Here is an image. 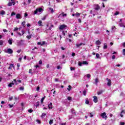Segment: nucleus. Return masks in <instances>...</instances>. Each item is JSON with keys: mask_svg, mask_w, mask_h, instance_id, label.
Listing matches in <instances>:
<instances>
[{"mask_svg": "<svg viewBox=\"0 0 125 125\" xmlns=\"http://www.w3.org/2000/svg\"><path fill=\"white\" fill-rule=\"evenodd\" d=\"M96 44H97V45H100V44H101V42L99 41V40L97 41L96 42Z\"/></svg>", "mask_w": 125, "mask_h": 125, "instance_id": "15", "label": "nucleus"}, {"mask_svg": "<svg viewBox=\"0 0 125 125\" xmlns=\"http://www.w3.org/2000/svg\"><path fill=\"white\" fill-rule=\"evenodd\" d=\"M119 14H120V12H119V11H116V12H115V13L114 14V15L117 16V15H119Z\"/></svg>", "mask_w": 125, "mask_h": 125, "instance_id": "35", "label": "nucleus"}, {"mask_svg": "<svg viewBox=\"0 0 125 125\" xmlns=\"http://www.w3.org/2000/svg\"><path fill=\"white\" fill-rule=\"evenodd\" d=\"M90 77H91L90 74H87V78H88V79H89V78H90Z\"/></svg>", "mask_w": 125, "mask_h": 125, "instance_id": "45", "label": "nucleus"}, {"mask_svg": "<svg viewBox=\"0 0 125 125\" xmlns=\"http://www.w3.org/2000/svg\"><path fill=\"white\" fill-rule=\"evenodd\" d=\"M123 46L125 47V42L123 43Z\"/></svg>", "mask_w": 125, "mask_h": 125, "instance_id": "64", "label": "nucleus"}, {"mask_svg": "<svg viewBox=\"0 0 125 125\" xmlns=\"http://www.w3.org/2000/svg\"><path fill=\"white\" fill-rule=\"evenodd\" d=\"M20 90H24V87H20Z\"/></svg>", "mask_w": 125, "mask_h": 125, "instance_id": "49", "label": "nucleus"}, {"mask_svg": "<svg viewBox=\"0 0 125 125\" xmlns=\"http://www.w3.org/2000/svg\"><path fill=\"white\" fill-rule=\"evenodd\" d=\"M38 24H39V26H40V27H42V21H38Z\"/></svg>", "mask_w": 125, "mask_h": 125, "instance_id": "10", "label": "nucleus"}, {"mask_svg": "<svg viewBox=\"0 0 125 125\" xmlns=\"http://www.w3.org/2000/svg\"><path fill=\"white\" fill-rule=\"evenodd\" d=\"M14 81H13L11 83H9L8 86L9 87H12V85H14V84H15L16 85H17V81H16V79H14Z\"/></svg>", "mask_w": 125, "mask_h": 125, "instance_id": "1", "label": "nucleus"}, {"mask_svg": "<svg viewBox=\"0 0 125 125\" xmlns=\"http://www.w3.org/2000/svg\"><path fill=\"white\" fill-rule=\"evenodd\" d=\"M14 31L15 32L16 31H18V27H15L14 29Z\"/></svg>", "mask_w": 125, "mask_h": 125, "instance_id": "50", "label": "nucleus"}, {"mask_svg": "<svg viewBox=\"0 0 125 125\" xmlns=\"http://www.w3.org/2000/svg\"><path fill=\"white\" fill-rule=\"evenodd\" d=\"M3 32L5 33V32H8V31L6 29H3Z\"/></svg>", "mask_w": 125, "mask_h": 125, "instance_id": "58", "label": "nucleus"}, {"mask_svg": "<svg viewBox=\"0 0 125 125\" xmlns=\"http://www.w3.org/2000/svg\"><path fill=\"white\" fill-rule=\"evenodd\" d=\"M106 81H107V85L108 86H111L112 85V81H111V79L106 78Z\"/></svg>", "mask_w": 125, "mask_h": 125, "instance_id": "4", "label": "nucleus"}, {"mask_svg": "<svg viewBox=\"0 0 125 125\" xmlns=\"http://www.w3.org/2000/svg\"><path fill=\"white\" fill-rule=\"evenodd\" d=\"M67 89L68 90V91H70L71 89H72V86L70 85H68V88H67Z\"/></svg>", "mask_w": 125, "mask_h": 125, "instance_id": "17", "label": "nucleus"}, {"mask_svg": "<svg viewBox=\"0 0 125 125\" xmlns=\"http://www.w3.org/2000/svg\"><path fill=\"white\" fill-rule=\"evenodd\" d=\"M26 26H27V27H31V24H30V23H27V24H26Z\"/></svg>", "mask_w": 125, "mask_h": 125, "instance_id": "57", "label": "nucleus"}, {"mask_svg": "<svg viewBox=\"0 0 125 125\" xmlns=\"http://www.w3.org/2000/svg\"><path fill=\"white\" fill-rule=\"evenodd\" d=\"M7 53H8L9 54H11L13 53V50L12 49L8 48L6 51Z\"/></svg>", "mask_w": 125, "mask_h": 125, "instance_id": "5", "label": "nucleus"}, {"mask_svg": "<svg viewBox=\"0 0 125 125\" xmlns=\"http://www.w3.org/2000/svg\"><path fill=\"white\" fill-rule=\"evenodd\" d=\"M27 16H28V14H27V13H25L24 14V17H27Z\"/></svg>", "mask_w": 125, "mask_h": 125, "instance_id": "59", "label": "nucleus"}, {"mask_svg": "<svg viewBox=\"0 0 125 125\" xmlns=\"http://www.w3.org/2000/svg\"><path fill=\"white\" fill-rule=\"evenodd\" d=\"M45 99V96H44L42 99H41V103H43V101Z\"/></svg>", "mask_w": 125, "mask_h": 125, "instance_id": "24", "label": "nucleus"}, {"mask_svg": "<svg viewBox=\"0 0 125 125\" xmlns=\"http://www.w3.org/2000/svg\"><path fill=\"white\" fill-rule=\"evenodd\" d=\"M67 26L65 24L61 25L59 27L60 30H63V29H65Z\"/></svg>", "mask_w": 125, "mask_h": 125, "instance_id": "6", "label": "nucleus"}, {"mask_svg": "<svg viewBox=\"0 0 125 125\" xmlns=\"http://www.w3.org/2000/svg\"><path fill=\"white\" fill-rule=\"evenodd\" d=\"M37 108H38V107H39V106H40V102H37L36 103V105Z\"/></svg>", "mask_w": 125, "mask_h": 125, "instance_id": "28", "label": "nucleus"}, {"mask_svg": "<svg viewBox=\"0 0 125 125\" xmlns=\"http://www.w3.org/2000/svg\"><path fill=\"white\" fill-rule=\"evenodd\" d=\"M17 52H18V53H20V52H21V49L18 50Z\"/></svg>", "mask_w": 125, "mask_h": 125, "instance_id": "63", "label": "nucleus"}, {"mask_svg": "<svg viewBox=\"0 0 125 125\" xmlns=\"http://www.w3.org/2000/svg\"><path fill=\"white\" fill-rule=\"evenodd\" d=\"M50 10H51V12L52 13H53V12H54V11H53V9L52 8H50Z\"/></svg>", "mask_w": 125, "mask_h": 125, "instance_id": "51", "label": "nucleus"}, {"mask_svg": "<svg viewBox=\"0 0 125 125\" xmlns=\"http://www.w3.org/2000/svg\"><path fill=\"white\" fill-rule=\"evenodd\" d=\"M96 57L97 59H99V58H100V55L98 53L96 54Z\"/></svg>", "mask_w": 125, "mask_h": 125, "instance_id": "18", "label": "nucleus"}, {"mask_svg": "<svg viewBox=\"0 0 125 125\" xmlns=\"http://www.w3.org/2000/svg\"><path fill=\"white\" fill-rule=\"evenodd\" d=\"M3 45V41L0 40V45Z\"/></svg>", "mask_w": 125, "mask_h": 125, "instance_id": "31", "label": "nucleus"}, {"mask_svg": "<svg viewBox=\"0 0 125 125\" xmlns=\"http://www.w3.org/2000/svg\"><path fill=\"white\" fill-rule=\"evenodd\" d=\"M49 124V125H52V124H53V120H50Z\"/></svg>", "mask_w": 125, "mask_h": 125, "instance_id": "32", "label": "nucleus"}, {"mask_svg": "<svg viewBox=\"0 0 125 125\" xmlns=\"http://www.w3.org/2000/svg\"><path fill=\"white\" fill-rule=\"evenodd\" d=\"M78 65L79 66H82L83 65V62H78Z\"/></svg>", "mask_w": 125, "mask_h": 125, "instance_id": "39", "label": "nucleus"}, {"mask_svg": "<svg viewBox=\"0 0 125 125\" xmlns=\"http://www.w3.org/2000/svg\"><path fill=\"white\" fill-rule=\"evenodd\" d=\"M123 113H125V110H122L121 111V114H120V116L121 117V118H123L124 117V115H123L122 114H123Z\"/></svg>", "mask_w": 125, "mask_h": 125, "instance_id": "23", "label": "nucleus"}, {"mask_svg": "<svg viewBox=\"0 0 125 125\" xmlns=\"http://www.w3.org/2000/svg\"><path fill=\"white\" fill-rule=\"evenodd\" d=\"M75 69H76V68L75 67H70L71 71H73V70H75Z\"/></svg>", "mask_w": 125, "mask_h": 125, "instance_id": "44", "label": "nucleus"}, {"mask_svg": "<svg viewBox=\"0 0 125 125\" xmlns=\"http://www.w3.org/2000/svg\"><path fill=\"white\" fill-rule=\"evenodd\" d=\"M25 24H26V22L25 21H23L21 23V25L22 26H23V27H26V25H25Z\"/></svg>", "mask_w": 125, "mask_h": 125, "instance_id": "26", "label": "nucleus"}, {"mask_svg": "<svg viewBox=\"0 0 125 125\" xmlns=\"http://www.w3.org/2000/svg\"><path fill=\"white\" fill-rule=\"evenodd\" d=\"M93 98H94L93 101H94L95 103H97V102H98V98L96 96H94Z\"/></svg>", "mask_w": 125, "mask_h": 125, "instance_id": "7", "label": "nucleus"}, {"mask_svg": "<svg viewBox=\"0 0 125 125\" xmlns=\"http://www.w3.org/2000/svg\"><path fill=\"white\" fill-rule=\"evenodd\" d=\"M123 55H125V49L123 50Z\"/></svg>", "mask_w": 125, "mask_h": 125, "instance_id": "48", "label": "nucleus"}, {"mask_svg": "<svg viewBox=\"0 0 125 125\" xmlns=\"http://www.w3.org/2000/svg\"><path fill=\"white\" fill-rule=\"evenodd\" d=\"M43 10L42 8H37L35 11H34V14H37L38 12H42Z\"/></svg>", "mask_w": 125, "mask_h": 125, "instance_id": "3", "label": "nucleus"}, {"mask_svg": "<svg viewBox=\"0 0 125 125\" xmlns=\"http://www.w3.org/2000/svg\"><path fill=\"white\" fill-rule=\"evenodd\" d=\"M83 95H84V96H85V95H86V90L85 89H84L83 91Z\"/></svg>", "mask_w": 125, "mask_h": 125, "instance_id": "25", "label": "nucleus"}, {"mask_svg": "<svg viewBox=\"0 0 125 125\" xmlns=\"http://www.w3.org/2000/svg\"><path fill=\"white\" fill-rule=\"evenodd\" d=\"M12 68H14V65L13 64L11 63L8 67L9 70H11Z\"/></svg>", "mask_w": 125, "mask_h": 125, "instance_id": "9", "label": "nucleus"}, {"mask_svg": "<svg viewBox=\"0 0 125 125\" xmlns=\"http://www.w3.org/2000/svg\"><path fill=\"white\" fill-rule=\"evenodd\" d=\"M101 117L103 118V119H104V120H107V118H108V116H107L106 112H103L101 113Z\"/></svg>", "mask_w": 125, "mask_h": 125, "instance_id": "2", "label": "nucleus"}, {"mask_svg": "<svg viewBox=\"0 0 125 125\" xmlns=\"http://www.w3.org/2000/svg\"><path fill=\"white\" fill-rule=\"evenodd\" d=\"M42 60H40L39 61V64L42 65Z\"/></svg>", "mask_w": 125, "mask_h": 125, "instance_id": "43", "label": "nucleus"}, {"mask_svg": "<svg viewBox=\"0 0 125 125\" xmlns=\"http://www.w3.org/2000/svg\"><path fill=\"white\" fill-rule=\"evenodd\" d=\"M14 15H16V13H15V12H12L11 14V16H13Z\"/></svg>", "mask_w": 125, "mask_h": 125, "instance_id": "36", "label": "nucleus"}, {"mask_svg": "<svg viewBox=\"0 0 125 125\" xmlns=\"http://www.w3.org/2000/svg\"><path fill=\"white\" fill-rule=\"evenodd\" d=\"M95 10H96L97 11L101 9L100 6L99 5L97 4L95 5V7L94 8Z\"/></svg>", "mask_w": 125, "mask_h": 125, "instance_id": "8", "label": "nucleus"}, {"mask_svg": "<svg viewBox=\"0 0 125 125\" xmlns=\"http://www.w3.org/2000/svg\"><path fill=\"white\" fill-rule=\"evenodd\" d=\"M8 42L9 44H10V45L12 44V40H9L8 41Z\"/></svg>", "mask_w": 125, "mask_h": 125, "instance_id": "20", "label": "nucleus"}, {"mask_svg": "<svg viewBox=\"0 0 125 125\" xmlns=\"http://www.w3.org/2000/svg\"><path fill=\"white\" fill-rule=\"evenodd\" d=\"M72 56H73V57H74V56H76V53H72Z\"/></svg>", "mask_w": 125, "mask_h": 125, "instance_id": "56", "label": "nucleus"}, {"mask_svg": "<svg viewBox=\"0 0 125 125\" xmlns=\"http://www.w3.org/2000/svg\"><path fill=\"white\" fill-rule=\"evenodd\" d=\"M83 65H87L88 64V63L86 61H83Z\"/></svg>", "mask_w": 125, "mask_h": 125, "instance_id": "22", "label": "nucleus"}, {"mask_svg": "<svg viewBox=\"0 0 125 125\" xmlns=\"http://www.w3.org/2000/svg\"><path fill=\"white\" fill-rule=\"evenodd\" d=\"M85 103V104H89V101L86 100Z\"/></svg>", "mask_w": 125, "mask_h": 125, "instance_id": "42", "label": "nucleus"}, {"mask_svg": "<svg viewBox=\"0 0 125 125\" xmlns=\"http://www.w3.org/2000/svg\"><path fill=\"white\" fill-rule=\"evenodd\" d=\"M112 58L113 60H114L116 58V56H115V55H113Z\"/></svg>", "mask_w": 125, "mask_h": 125, "instance_id": "53", "label": "nucleus"}, {"mask_svg": "<svg viewBox=\"0 0 125 125\" xmlns=\"http://www.w3.org/2000/svg\"><path fill=\"white\" fill-rule=\"evenodd\" d=\"M45 116H46V114L45 113H42V118H43V117H44Z\"/></svg>", "mask_w": 125, "mask_h": 125, "instance_id": "38", "label": "nucleus"}, {"mask_svg": "<svg viewBox=\"0 0 125 125\" xmlns=\"http://www.w3.org/2000/svg\"><path fill=\"white\" fill-rule=\"evenodd\" d=\"M61 48L62 50H65V48H64L63 47H61Z\"/></svg>", "mask_w": 125, "mask_h": 125, "instance_id": "61", "label": "nucleus"}, {"mask_svg": "<svg viewBox=\"0 0 125 125\" xmlns=\"http://www.w3.org/2000/svg\"><path fill=\"white\" fill-rule=\"evenodd\" d=\"M120 27H122L123 28H125V24H124V23H120Z\"/></svg>", "mask_w": 125, "mask_h": 125, "instance_id": "29", "label": "nucleus"}, {"mask_svg": "<svg viewBox=\"0 0 125 125\" xmlns=\"http://www.w3.org/2000/svg\"><path fill=\"white\" fill-rule=\"evenodd\" d=\"M16 18L17 19H20L21 18V15L20 14H17Z\"/></svg>", "mask_w": 125, "mask_h": 125, "instance_id": "12", "label": "nucleus"}, {"mask_svg": "<svg viewBox=\"0 0 125 125\" xmlns=\"http://www.w3.org/2000/svg\"><path fill=\"white\" fill-rule=\"evenodd\" d=\"M67 100L69 101H71V100H72V97H68L67 98Z\"/></svg>", "mask_w": 125, "mask_h": 125, "instance_id": "41", "label": "nucleus"}, {"mask_svg": "<svg viewBox=\"0 0 125 125\" xmlns=\"http://www.w3.org/2000/svg\"><path fill=\"white\" fill-rule=\"evenodd\" d=\"M75 15L76 16H80V15H81V14H80V13H76Z\"/></svg>", "mask_w": 125, "mask_h": 125, "instance_id": "46", "label": "nucleus"}, {"mask_svg": "<svg viewBox=\"0 0 125 125\" xmlns=\"http://www.w3.org/2000/svg\"><path fill=\"white\" fill-rule=\"evenodd\" d=\"M37 44H38V45H42V42H38Z\"/></svg>", "mask_w": 125, "mask_h": 125, "instance_id": "55", "label": "nucleus"}, {"mask_svg": "<svg viewBox=\"0 0 125 125\" xmlns=\"http://www.w3.org/2000/svg\"><path fill=\"white\" fill-rule=\"evenodd\" d=\"M103 93V90H100L98 92L97 94L98 95H100V94H102Z\"/></svg>", "mask_w": 125, "mask_h": 125, "instance_id": "16", "label": "nucleus"}, {"mask_svg": "<svg viewBox=\"0 0 125 125\" xmlns=\"http://www.w3.org/2000/svg\"><path fill=\"white\" fill-rule=\"evenodd\" d=\"M28 73L29 74H31L32 75H33V71L32 69H29Z\"/></svg>", "mask_w": 125, "mask_h": 125, "instance_id": "30", "label": "nucleus"}, {"mask_svg": "<svg viewBox=\"0 0 125 125\" xmlns=\"http://www.w3.org/2000/svg\"><path fill=\"white\" fill-rule=\"evenodd\" d=\"M108 46H107V44L106 43H104V49H106V48H107Z\"/></svg>", "mask_w": 125, "mask_h": 125, "instance_id": "21", "label": "nucleus"}, {"mask_svg": "<svg viewBox=\"0 0 125 125\" xmlns=\"http://www.w3.org/2000/svg\"><path fill=\"white\" fill-rule=\"evenodd\" d=\"M89 116L91 117V118H92V117H93V114L92 113H89Z\"/></svg>", "mask_w": 125, "mask_h": 125, "instance_id": "40", "label": "nucleus"}, {"mask_svg": "<svg viewBox=\"0 0 125 125\" xmlns=\"http://www.w3.org/2000/svg\"><path fill=\"white\" fill-rule=\"evenodd\" d=\"M28 112H29V113H32L33 112V109H29Z\"/></svg>", "mask_w": 125, "mask_h": 125, "instance_id": "52", "label": "nucleus"}, {"mask_svg": "<svg viewBox=\"0 0 125 125\" xmlns=\"http://www.w3.org/2000/svg\"><path fill=\"white\" fill-rule=\"evenodd\" d=\"M83 43H80V44H76L75 45L77 48H79L81 45H83Z\"/></svg>", "mask_w": 125, "mask_h": 125, "instance_id": "11", "label": "nucleus"}, {"mask_svg": "<svg viewBox=\"0 0 125 125\" xmlns=\"http://www.w3.org/2000/svg\"><path fill=\"white\" fill-rule=\"evenodd\" d=\"M4 14H5V11H4V10H2L0 11L1 15H4Z\"/></svg>", "mask_w": 125, "mask_h": 125, "instance_id": "19", "label": "nucleus"}, {"mask_svg": "<svg viewBox=\"0 0 125 125\" xmlns=\"http://www.w3.org/2000/svg\"><path fill=\"white\" fill-rule=\"evenodd\" d=\"M95 83L96 85H97V83H99V79H98V78H96L95 79Z\"/></svg>", "mask_w": 125, "mask_h": 125, "instance_id": "13", "label": "nucleus"}, {"mask_svg": "<svg viewBox=\"0 0 125 125\" xmlns=\"http://www.w3.org/2000/svg\"><path fill=\"white\" fill-rule=\"evenodd\" d=\"M41 46H42V45H44V44H45V41H43V42H41Z\"/></svg>", "mask_w": 125, "mask_h": 125, "instance_id": "37", "label": "nucleus"}, {"mask_svg": "<svg viewBox=\"0 0 125 125\" xmlns=\"http://www.w3.org/2000/svg\"><path fill=\"white\" fill-rule=\"evenodd\" d=\"M36 122L38 123V124H42V122H41V120L39 119L36 120Z\"/></svg>", "mask_w": 125, "mask_h": 125, "instance_id": "34", "label": "nucleus"}, {"mask_svg": "<svg viewBox=\"0 0 125 125\" xmlns=\"http://www.w3.org/2000/svg\"><path fill=\"white\" fill-rule=\"evenodd\" d=\"M8 6H11L12 5V2H9L7 4Z\"/></svg>", "mask_w": 125, "mask_h": 125, "instance_id": "27", "label": "nucleus"}, {"mask_svg": "<svg viewBox=\"0 0 125 125\" xmlns=\"http://www.w3.org/2000/svg\"><path fill=\"white\" fill-rule=\"evenodd\" d=\"M36 89L37 91H39V90H40V86H38Z\"/></svg>", "mask_w": 125, "mask_h": 125, "instance_id": "62", "label": "nucleus"}, {"mask_svg": "<svg viewBox=\"0 0 125 125\" xmlns=\"http://www.w3.org/2000/svg\"><path fill=\"white\" fill-rule=\"evenodd\" d=\"M26 38L27 39H31V38H32V36L31 35H29V36H27Z\"/></svg>", "mask_w": 125, "mask_h": 125, "instance_id": "47", "label": "nucleus"}, {"mask_svg": "<svg viewBox=\"0 0 125 125\" xmlns=\"http://www.w3.org/2000/svg\"><path fill=\"white\" fill-rule=\"evenodd\" d=\"M48 106L49 109H52V108H53V107H52V103H50Z\"/></svg>", "mask_w": 125, "mask_h": 125, "instance_id": "14", "label": "nucleus"}, {"mask_svg": "<svg viewBox=\"0 0 125 125\" xmlns=\"http://www.w3.org/2000/svg\"><path fill=\"white\" fill-rule=\"evenodd\" d=\"M125 123L124 122H120V125H125Z\"/></svg>", "mask_w": 125, "mask_h": 125, "instance_id": "54", "label": "nucleus"}, {"mask_svg": "<svg viewBox=\"0 0 125 125\" xmlns=\"http://www.w3.org/2000/svg\"><path fill=\"white\" fill-rule=\"evenodd\" d=\"M21 60H22V58H20L19 59V60H18V61H19V62H21Z\"/></svg>", "mask_w": 125, "mask_h": 125, "instance_id": "60", "label": "nucleus"}, {"mask_svg": "<svg viewBox=\"0 0 125 125\" xmlns=\"http://www.w3.org/2000/svg\"><path fill=\"white\" fill-rule=\"evenodd\" d=\"M53 27H54L53 24H52L51 25V26L47 29V30H51V28H53Z\"/></svg>", "mask_w": 125, "mask_h": 125, "instance_id": "33", "label": "nucleus"}]
</instances>
